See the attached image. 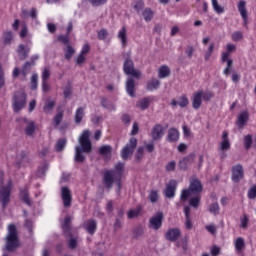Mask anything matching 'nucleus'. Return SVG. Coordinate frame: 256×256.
<instances>
[{
	"label": "nucleus",
	"instance_id": "obj_1",
	"mask_svg": "<svg viewBox=\"0 0 256 256\" xmlns=\"http://www.w3.org/2000/svg\"><path fill=\"white\" fill-rule=\"evenodd\" d=\"M125 175V164L118 162L114 166V170H107L103 174V185L107 191L113 189V183H116L118 192L121 191V179Z\"/></svg>",
	"mask_w": 256,
	"mask_h": 256
},
{
	"label": "nucleus",
	"instance_id": "obj_2",
	"mask_svg": "<svg viewBox=\"0 0 256 256\" xmlns=\"http://www.w3.org/2000/svg\"><path fill=\"white\" fill-rule=\"evenodd\" d=\"M90 135L91 133L89 130H84L79 138L81 146L75 147V161L77 163H83V161H85L83 153H91V140H89Z\"/></svg>",
	"mask_w": 256,
	"mask_h": 256
},
{
	"label": "nucleus",
	"instance_id": "obj_3",
	"mask_svg": "<svg viewBox=\"0 0 256 256\" xmlns=\"http://www.w3.org/2000/svg\"><path fill=\"white\" fill-rule=\"evenodd\" d=\"M201 191H203L201 182L197 178H193L190 181L189 189L182 190L180 199L181 201H187L189 197H192L193 195H199Z\"/></svg>",
	"mask_w": 256,
	"mask_h": 256
},
{
	"label": "nucleus",
	"instance_id": "obj_4",
	"mask_svg": "<svg viewBox=\"0 0 256 256\" xmlns=\"http://www.w3.org/2000/svg\"><path fill=\"white\" fill-rule=\"evenodd\" d=\"M0 203L2 207H6L7 203L11 201V191L13 190V181L7 180L4 182L3 179L0 180Z\"/></svg>",
	"mask_w": 256,
	"mask_h": 256
},
{
	"label": "nucleus",
	"instance_id": "obj_5",
	"mask_svg": "<svg viewBox=\"0 0 256 256\" xmlns=\"http://www.w3.org/2000/svg\"><path fill=\"white\" fill-rule=\"evenodd\" d=\"M19 247V239L17 238V227L15 224L8 225V234L6 236V251H14Z\"/></svg>",
	"mask_w": 256,
	"mask_h": 256
},
{
	"label": "nucleus",
	"instance_id": "obj_6",
	"mask_svg": "<svg viewBox=\"0 0 256 256\" xmlns=\"http://www.w3.org/2000/svg\"><path fill=\"white\" fill-rule=\"evenodd\" d=\"M27 104V94L23 90L14 93L12 107L15 113H19Z\"/></svg>",
	"mask_w": 256,
	"mask_h": 256
},
{
	"label": "nucleus",
	"instance_id": "obj_7",
	"mask_svg": "<svg viewBox=\"0 0 256 256\" xmlns=\"http://www.w3.org/2000/svg\"><path fill=\"white\" fill-rule=\"evenodd\" d=\"M18 123L20 127L24 129L25 135H27V137H33V135H35V129H37V126L33 120H29L27 118H19Z\"/></svg>",
	"mask_w": 256,
	"mask_h": 256
},
{
	"label": "nucleus",
	"instance_id": "obj_8",
	"mask_svg": "<svg viewBox=\"0 0 256 256\" xmlns=\"http://www.w3.org/2000/svg\"><path fill=\"white\" fill-rule=\"evenodd\" d=\"M123 71L125 75H131L132 77H136V79H139L141 77V72L135 69V64L133 63V60L129 58L124 61Z\"/></svg>",
	"mask_w": 256,
	"mask_h": 256
},
{
	"label": "nucleus",
	"instance_id": "obj_9",
	"mask_svg": "<svg viewBox=\"0 0 256 256\" xmlns=\"http://www.w3.org/2000/svg\"><path fill=\"white\" fill-rule=\"evenodd\" d=\"M137 147V139L131 138L129 143L126 144V146L121 151V157L124 161H127L129 157L133 155V151H135V148Z\"/></svg>",
	"mask_w": 256,
	"mask_h": 256
},
{
	"label": "nucleus",
	"instance_id": "obj_10",
	"mask_svg": "<svg viewBox=\"0 0 256 256\" xmlns=\"http://www.w3.org/2000/svg\"><path fill=\"white\" fill-rule=\"evenodd\" d=\"M163 226V212H157L155 216L151 217L149 220V227L154 231H159Z\"/></svg>",
	"mask_w": 256,
	"mask_h": 256
},
{
	"label": "nucleus",
	"instance_id": "obj_11",
	"mask_svg": "<svg viewBox=\"0 0 256 256\" xmlns=\"http://www.w3.org/2000/svg\"><path fill=\"white\" fill-rule=\"evenodd\" d=\"M61 199L64 207H71L73 195L71 194V190L66 186L61 188Z\"/></svg>",
	"mask_w": 256,
	"mask_h": 256
},
{
	"label": "nucleus",
	"instance_id": "obj_12",
	"mask_svg": "<svg viewBox=\"0 0 256 256\" xmlns=\"http://www.w3.org/2000/svg\"><path fill=\"white\" fill-rule=\"evenodd\" d=\"M238 11L243 20L244 27L249 25V16L247 14V2L245 0H240L238 3Z\"/></svg>",
	"mask_w": 256,
	"mask_h": 256
},
{
	"label": "nucleus",
	"instance_id": "obj_13",
	"mask_svg": "<svg viewBox=\"0 0 256 256\" xmlns=\"http://www.w3.org/2000/svg\"><path fill=\"white\" fill-rule=\"evenodd\" d=\"M194 162H195V153H192L182 158L178 163V167L179 169H182L183 171H185L190 165H193Z\"/></svg>",
	"mask_w": 256,
	"mask_h": 256
},
{
	"label": "nucleus",
	"instance_id": "obj_14",
	"mask_svg": "<svg viewBox=\"0 0 256 256\" xmlns=\"http://www.w3.org/2000/svg\"><path fill=\"white\" fill-rule=\"evenodd\" d=\"M165 135V129L163 128V125L156 124L151 131V137L153 141H159L163 138Z\"/></svg>",
	"mask_w": 256,
	"mask_h": 256
},
{
	"label": "nucleus",
	"instance_id": "obj_15",
	"mask_svg": "<svg viewBox=\"0 0 256 256\" xmlns=\"http://www.w3.org/2000/svg\"><path fill=\"white\" fill-rule=\"evenodd\" d=\"M175 191H177V181L176 180H170L165 189V197L168 199H173L175 197Z\"/></svg>",
	"mask_w": 256,
	"mask_h": 256
},
{
	"label": "nucleus",
	"instance_id": "obj_16",
	"mask_svg": "<svg viewBox=\"0 0 256 256\" xmlns=\"http://www.w3.org/2000/svg\"><path fill=\"white\" fill-rule=\"evenodd\" d=\"M243 178V166L236 165L232 168V181L234 183H239Z\"/></svg>",
	"mask_w": 256,
	"mask_h": 256
},
{
	"label": "nucleus",
	"instance_id": "obj_17",
	"mask_svg": "<svg viewBox=\"0 0 256 256\" xmlns=\"http://www.w3.org/2000/svg\"><path fill=\"white\" fill-rule=\"evenodd\" d=\"M165 237H166L167 241L175 242V241H177V239H179L181 237V230H179V228L169 229L166 232Z\"/></svg>",
	"mask_w": 256,
	"mask_h": 256
},
{
	"label": "nucleus",
	"instance_id": "obj_18",
	"mask_svg": "<svg viewBox=\"0 0 256 256\" xmlns=\"http://www.w3.org/2000/svg\"><path fill=\"white\" fill-rule=\"evenodd\" d=\"M29 71H31V63L30 62H26L22 68L21 71H19V68H14L13 72H12V76L14 78L19 77V73L21 72V75H23V77H27V74L29 73Z\"/></svg>",
	"mask_w": 256,
	"mask_h": 256
},
{
	"label": "nucleus",
	"instance_id": "obj_19",
	"mask_svg": "<svg viewBox=\"0 0 256 256\" xmlns=\"http://www.w3.org/2000/svg\"><path fill=\"white\" fill-rule=\"evenodd\" d=\"M117 39L120 41L121 46L125 49L127 47V43H129L127 39V28L123 26L117 34Z\"/></svg>",
	"mask_w": 256,
	"mask_h": 256
},
{
	"label": "nucleus",
	"instance_id": "obj_20",
	"mask_svg": "<svg viewBox=\"0 0 256 256\" xmlns=\"http://www.w3.org/2000/svg\"><path fill=\"white\" fill-rule=\"evenodd\" d=\"M247 121H249V112L243 111L238 115L237 118V126L239 129H243L245 125H247Z\"/></svg>",
	"mask_w": 256,
	"mask_h": 256
},
{
	"label": "nucleus",
	"instance_id": "obj_21",
	"mask_svg": "<svg viewBox=\"0 0 256 256\" xmlns=\"http://www.w3.org/2000/svg\"><path fill=\"white\" fill-rule=\"evenodd\" d=\"M202 99H203V90L195 92L192 98V107L194 109H199V107H201Z\"/></svg>",
	"mask_w": 256,
	"mask_h": 256
},
{
	"label": "nucleus",
	"instance_id": "obj_22",
	"mask_svg": "<svg viewBox=\"0 0 256 256\" xmlns=\"http://www.w3.org/2000/svg\"><path fill=\"white\" fill-rule=\"evenodd\" d=\"M170 105H172L173 107H177V105H179V107H182L183 109L187 107V105H189V99L187 98L186 95H182L178 98V101L173 99Z\"/></svg>",
	"mask_w": 256,
	"mask_h": 256
},
{
	"label": "nucleus",
	"instance_id": "obj_23",
	"mask_svg": "<svg viewBox=\"0 0 256 256\" xmlns=\"http://www.w3.org/2000/svg\"><path fill=\"white\" fill-rule=\"evenodd\" d=\"M229 133L226 131L222 134V142L220 143V151H228L231 148V143L229 142Z\"/></svg>",
	"mask_w": 256,
	"mask_h": 256
},
{
	"label": "nucleus",
	"instance_id": "obj_24",
	"mask_svg": "<svg viewBox=\"0 0 256 256\" xmlns=\"http://www.w3.org/2000/svg\"><path fill=\"white\" fill-rule=\"evenodd\" d=\"M126 91L130 97H135V80L131 77L126 81Z\"/></svg>",
	"mask_w": 256,
	"mask_h": 256
},
{
	"label": "nucleus",
	"instance_id": "obj_25",
	"mask_svg": "<svg viewBox=\"0 0 256 256\" xmlns=\"http://www.w3.org/2000/svg\"><path fill=\"white\" fill-rule=\"evenodd\" d=\"M85 229L90 235H94L97 231V222L95 220H88L85 222Z\"/></svg>",
	"mask_w": 256,
	"mask_h": 256
},
{
	"label": "nucleus",
	"instance_id": "obj_26",
	"mask_svg": "<svg viewBox=\"0 0 256 256\" xmlns=\"http://www.w3.org/2000/svg\"><path fill=\"white\" fill-rule=\"evenodd\" d=\"M168 141L170 143H175V141H179V130L176 128H170L168 130Z\"/></svg>",
	"mask_w": 256,
	"mask_h": 256
},
{
	"label": "nucleus",
	"instance_id": "obj_27",
	"mask_svg": "<svg viewBox=\"0 0 256 256\" xmlns=\"http://www.w3.org/2000/svg\"><path fill=\"white\" fill-rule=\"evenodd\" d=\"M83 117H85V108L79 107L76 109L75 116H74V121L77 125L83 121Z\"/></svg>",
	"mask_w": 256,
	"mask_h": 256
},
{
	"label": "nucleus",
	"instance_id": "obj_28",
	"mask_svg": "<svg viewBox=\"0 0 256 256\" xmlns=\"http://www.w3.org/2000/svg\"><path fill=\"white\" fill-rule=\"evenodd\" d=\"M17 53L22 61L29 57V49H25V45L23 44L18 46Z\"/></svg>",
	"mask_w": 256,
	"mask_h": 256
},
{
	"label": "nucleus",
	"instance_id": "obj_29",
	"mask_svg": "<svg viewBox=\"0 0 256 256\" xmlns=\"http://www.w3.org/2000/svg\"><path fill=\"white\" fill-rule=\"evenodd\" d=\"M20 198L26 205H31V198H29V189H20Z\"/></svg>",
	"mask_w": 256,
	"mask_h": 256
},
{
	"label": "nucleus",
	"instance_id": "obj_30",
	"mask_svg": "<svg viewBox=\"0 0 256 256\" xmlns=\"http://www.w3.org/2000/svg\"><path fill=\"white\" fill-rule=\"evenodd\" d=\"M136 105L139 109L145 111V109H148L149 105H151V98H143L139 100Z\"/></svg>",
	"mask_w": 256,
	"mask_h": 256
},
{
	"label": "nucleus",
	"instance_id": "obj_31",
	"mask_svg": "<svg viewBox=\"0 0 256 256\" xmlns=\"http://www.w3.org/2000/svg\"><path fill=\"white\" fill-rule=\"evenodd\" d=\"M159 85H161V82L155 78L148 81L146 89L148 91H155V89H159Z\"/></svg>",
	"mask_w": 256,
	"mask_h": 256
},
{
	"label": "nucleus",
	"instance_id": "obj_32",
	"mask_svg": "<svg viewBox=\"0 0 256 256\" xmlns=\"http://www.w3.org/2000/svg\"><path fill=\"white\" fill-rule=\"evenodd\" d=\"M171 70L168 66H161L158 70L159 79H165V77H169Z\"/></svg>",
	"mask_w": 256,
	"mask_h": 256
},
{
	"label": "nucleus",
	"instance_id": "obj_33",
	"mask_svg": "<svg viewBox=\"0 0 256 256\" xmlns=\"http://www.w3.org/2000/svg\"><path fill=\"white\" fill-rule=\"evenodd\" d=\"M154 15L155 13L153 12V10H151V8H145L142 12V16L147 23H149V21L153 19Z\"/></svg>",
	"mask_w": 256,
	"mask_h": 256
},
{
	"label": "nucleus",
	"instance_id": "obj_34",
	"mask_svg": "<svg viewBox=\"0 0 256 256\" xmlns=\"http://www.w3.org/2000/svg\"><path fill=\"white\" fill-rule=\"evenodd\" d=\"M64 53H65V59L69 61L72 59L73 55H75V48L67 44L66 47L64 48Z\"/></svg>",
	"mask_w": 256,
	"mask_h": 256
},
{
	"label": "nucleus",
	"instance_id": "obj_35",
	"mask_svg": "<svg viewBox=\"0 0 256 256\" xmlns=\"http://www.w3.org/2000/svg\"><path fill=\"white\" fill-rule=\"evenodd\" d=\"M212 9L215 11V13H218V15L225 13V8L219 5L218 0H212Z\"/></svg>",
	"mask_w": 256,
	"mask_h": 256
},
{
	"label": "nucleus",
	"instance_id": "obj_36",
	"mask_svg": "<svg viewBox=\"0 0 256 256\" xmlns=\"http://www.w3.org/2000/svg\"><path fill=\"white\" fill-rule=\"evenodd\" d=\"M111 151H113V148L110 145H104L99 148V153L103 157H109V155H111Z\"/></svg>",
	"mask_w": 256,
	"mask_h": 256
},
{
	"label": "nucleus",
	"instance_id": "obj_37",
	"mask_svg": "<svg viewBox=\"0 0 256 256\" xmlns=\"http://www.w3.org/2000/svg\"><path fill=\"white\" fill-rule=\"evenodd\" d=\"M71 216H66L64 219V222L62 224V229L64 231L65 234L69 233V231H71Z\"/></svg>",
	"mask_w": 256,
	"mask_h": 256
},
{
	"label": "nucleus",
	"instance_id": "obj_38",
	"mask_svg": "<svg viewBox=\"0 0 256 256\" xmlns=\"http://www.w3.org/2000/svg\"><path fill=\"white\" fill-rule=\"evenodd\" d=\"M196 196L190 198L189 205L190 207H194V209H197L199 207V203L201 201V196L199 194H195Z\"/></svg>",
	"mask_w": 256,
	"mask_h": 256
},
{
	"label": "nucleus",
	"instance_id": "obj_39",
	"mask_svg": "<svg viewBox=\"0 0 256 256\" xmlns=\"http://www.w3.org/2000/svg\"><path fill=\"white\" fill-rule=\"evenodd\" d=\"M234 246L236 251L238 252L243 251V247H245V240L241 237L237 238L234 242Z\"/></svg>",
	"mask_w": 256,
	"mask_h": 256
},
{
	"label": "nucleus",
	"instance_id": "obj_40",
	"mask_svg": "<svg viewBox=\"0 0 256 256\" xmlns=\"http://www.w3.org/2000/svg\"><path fill=\"white\" fill-rule=\"evenodd\" d=\"M148 199L151 203H157V201H159V191L151 190Z\"/></svg>",
	"mask_w": 256,
	"mask_h": 256
},
{
	"label": "nucleus",
	"instance_id": "obj_41",
	"mask_svg": "<svg viewBox=\"0 0 256 256\" xmlns=\"http://www.w3.org/2000/svg\"><path fill=\"white\" fill-rule=\"evenodd\" d=\"M65 145H67V139L62 138V139L58 140L56 143V151L58 153H61V151H63L65 149Z\"/></svg>",
	"mask_w": 256,
	"mask_h": 256
},
{
	"label": "nucleus",
	"instance_id": "obj_42",
	"mask_svg": "<svg viewBox=\"0 0 256 256\" xmlns=\"http://www.w3.org/2000/svg\"><path fill=\"white\" fill-rule=\"evenodd\" d=\"M240 227L241 229H247L249 227V216L247 214L240 217Z\"/></svg>",
	"mask_w": 256,
	"mask_h": 256
},
{
	"label": "nucleus",
	"instance_id": "obj_43",
	"mask_svg": "<svg viewBox=\"0 0 256 256\" xmlns=\"http://www.w3.org/2000/svg\"><path fill=\"white\" fill-rule=\"evenodd\" d=\"M47 169H49V164L43 163L41 166H39L37 171V177H43L45 173H47Z\"/></svg>",
	"mask_w": 256,
	"mask_h": 256
},
{
	"label": "nucleus",
	"instance_id": "obj_44",
	"mask_svg": "<svg viewBox=\"0 0 256 256\" xmlns=\"http://www.w3.org/2000/svg\"><path fill=\"white\" fill-rule=\"evenodd\" d=\"M62 121H63V111H60L54 116V127H59Z\"/></svg>",
	"mask_w": 256,
	"mask_h": 256
},
{
	"label": "nucleus",
	"instance_id": "obj_45",
	"mask_svg": "<svg viewBox=\"0 0 256 256\" xmlns=\"http://www.w3.org/2000/svg\"><path fill=\"white\" fill-rule=\"evenodd\" d=\"M141 213V208H135L128 212V219H135V217H139Z\"/></svg>",
	"mask_w": 256,
	"mask_h": 256
},
{
	"label": "nucleus",
	"instance_id": "obj_46",
	"mask_svg": "<svg viewBox=\"0 0 256 256\" xmlns=\"http://www.w3.org/2000/svg\"><path fill=\"white\" fill-rule=\"evenodd\" d=\"M88 3L92 5V7H102L107 3V0H88Z\"/></svg>",
	"mask_w": 256,
	"mask_h": 256
},
{
	"label": "nucleus",
	"instance_id": "obj_47",
	"mask_svg": "<svg viewBox=\"0 0 256 256\" xmlns=\"http://www.w3.org/2000/svg\"><path fill=\"white\" fill-rule=\"evenodd\" d=\"M107 37H109V32L107 31V29H101L100 31H98V39L100 41H105Z\"/></svg>",
	"mask_w": 256,
	"mask_h": 256
},
{
	"label": "nucleus",
	"instance_id": "obj_48",
	"mask_svg": "<svg viewBox=\"0 0 256 256\" xmlns=\"http://www.w3.org/2000/svg\"><path fill=\"white\" fill-rule=\"evenodd\" d=\"M38 81H39V76L37 74H33L31 77V89L33 91L37 89Z\"/></svg>",
	"mask_w": 256,
	"mask_h": 256
},
{
	"label": "nucleus",
	"instance_id": "obj_49",
	"mask_svg": "<svg viewBox=\"0 0 256 256\" xmlns=\"http://www.w3.org/2000/svg\"><path fill=\"white\" fill-rule=\"evenodd\" d=\"M11 41H13V32L11 31H7L4 33V43L6 45H9V43H11Z\"/></svg>",
	"mask_w": 256,
	"mask_h": 256
},
{
	"label": "nucleus",
	"instance_id": "obj_50",
	"mask_svg": "<svg viewBox=\"0 0 256 256\" xmlns=\"http://www.w3.org/2000/svg\"><path fill=\"white\" fill-rule=\"evenodd\" d=\"M247 197L248 199H256V185L249 188Z\"/></svg>",
	"mask_w": 256,
	"mask_h": 256
},
{
	"label": "nucleus",
	"instance_id": "obj_51",
	"mask_svg": "<svg viewBox=\"0 0 256 256\" xmlns=\"http://www.w3.org/2000/svg\"><path fill=\"white\" fill-rule=\"evenodd\" d=\"M252 143H253V138L251 137V135H246V136L244 137L245 149H250Z\"/></svg>",
	"mask_w": 256,
	"mask_h": 256
},
{
	"label": "nucleus",
	"instance_id": "obj_52",
	"mask_svg": "<svg viewBox=\"0 0 256 256\" xmlns=\"http://www.w3.org/2000/svg\"><path fill=\"white\" fill-rule=\"evenodd\" d=\"M210 213L213 215H219V204L218 203H213L209 207Z\"/></svg>",
	"mask_w": 256,
	"mask_h": 256
},
{
	"label": "nucleus",
	"instance_id": "obj_53",
	"mask_svg": "<svg viewBox=\"0 0 256 256\" xmlns=\"http://www.w3.org/2000/svg\"><path fill=\"white\" fill-rule=\"evenodd\" d=\"M243 39V33L241 31H236L232 34V41L239 42Z\"/></svg>",
	"mask_w": 256,
	"mask_h": 256
},
{
	"label": "nucleus",
	"instance_id": "obj_54",
	"mask_svg": "<svg viewBox=\"0 0 256 256\" xmlns=\"http://www.w3.org/2000/svg\"><path fill=\"white\" fill-rule=\"evenodd\" d=\"M53 107H55V101H49L44 106L45 113H49L50 111H53Z\"/></svg>",
	"mask_w": 256,
	"mask_h": 256
},
{
	"label": "nucleus",
	"instance_id": "obj_55",
	"mask_svg": "<svg viewBox=\"0 0 256 256\" xmlns=\"http://www.w3.org/2000/svg\"><path fill=\"white\" fill-rule=\"evenodd\" d=\"M58 41L63 43V45H69V34L59 36Z\"/></svg>",
	"mask_w": 256,
	"mask_h": 256
},
{
	"label": "nucleus",
	"instance_id": "obj_56",
	"mask_svg": "<svg viewBox=\"0 0 256 256\" xmlns=\"http://www.w3.org/2000/svg\"><path fill=\"white\" fill-rule=\"evenodd\" d=\"M176 163L175 161H170L166 166L165 169L166 171H168V173H171V171H175V167H176Z\"/></svg>",
	"mask_w": 256,
	"mask_h": 256
},
{
	"label": "nucleus",
	"instance_id": "obj_57",
	"mask_svg": "<svg viewBox=\"0 0 256 256\" xmlns=\"http://www.w3.org/2000/svg\"><path fill=\"white\" fill-rule=\"evenodd\" d=\"M29 34V29L27 28V25H23L22 29L20 31V37L21 39H25V37H27V35Z\"/></svg>",
	"mask_w": 256,
	"mask_h": 256
},
{
	"label": "nucleus",
	"instance_id": "obj_58",
	"mask_svg": "<svg viewBox=\"0 0 256 256\" xmlns=\"http://www.w3.org/2000/svg\"><path fill=\"white\" fill-rule=\"evenodd\" d=\"M51 75V71L49 70V68H44L43 72H42V81H47V79H49Z\"/></svg>",
	"mask_w": 256,
	"mask_h": 256
},
{
	"label": "nucleus",
	"instance_id": "obj_59",
	"mask_svg": "<svg viewBox=\"0 0 256 256\" xmlns=\"http://www.w3.org/2000/svg\"><path fill=\"white\" fill-rule=\"evenodd\" d=\"M77 238H70L68 241V247L69 249H75V247H77Z\"/></svg>",
	"mask_w": 256,
	"mask_h": 256
},
{
	"label": "nucleus",
	"instance_id": "obj_60",
	"mask_svg": "<svg viewBox=\"0 0 256 256\" xmlns=\"http://www.w3.org/2000/svg\"><path fill=\"white\" fill-rule=\"evenodd\" d=\"M195 52V48H193V46H187L185 53L187 55V57H189V59H191L193 57V53Z\"/></svg>",
	"mask_w": 256,
	"mask_h": 256
},
{
	"label": "nucleus",
	"instance_id": "obj_61",
	"mask_svg": "<svg viewBox=\"0 0 256 256\" xmlns=\"http://www.w3.org/2000/svg\"><path fill=\"white\" fill-rule=\"evenodd\" d=\"M205 229L208 231V233H211V235H215L217 233V228L213 224L207 225Z\"/></svg>",
	"mask_w": 256,
	"mask_h": 256
},
{
	"label": "nucleus",
	"instance_id": "obj_62",
	"mask_svg": "<svg viewBox=\"0 0 256 256\" xmlns=\"http://www.w3.org/2000/svg\"><path fill=\"white\" fill-rule=\"evenodd\" d=\"M76 65H83L85 63V55L84 54H79L76 59Z\"/></svg>",
	"mask_w": 256,
	"mask_h": 256
},
{
	"label": "nucleus",
	"instance_id": "obj_63",
	"mask_svg": "<svg viewBox=\"0 0 256 256\" xmlns=\"http://www.w3.org/2000/svg\"><path fill=\"white\" fill-rule=\"evenodd\" d=\"M134 237H141L143 235V228L142 227H137L133 231Z\"/></svg>",
	"mask_w": 256,
	"mask_h": 256
},
{
	"label": "nucleus",
	"instance_id": "obj_64",
	"mask_svg": "<svg viewBox=\"0 0 256 256\" xmlns=\"http://www.w3.org/2000/svg\"><path fill=\"white\" fill-rule=\"evenodd\" d=\"M219 253H221V248H219L218 246H213L211 248V255L212 256H217V255H219Z\"/></svg>",
	"mask_w": 256,
	"mask_h": 256
}]
</instances>
